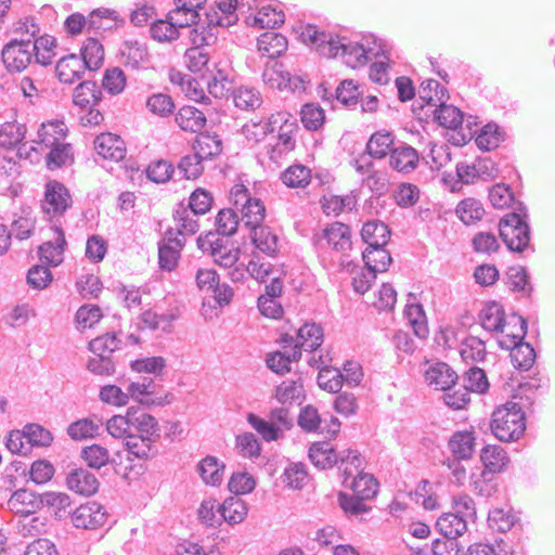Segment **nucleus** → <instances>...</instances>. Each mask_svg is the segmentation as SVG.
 Segmentation results:
<instances>
[{
    "mask_svg": "<svg viewBox=\"0 0 555 555\" xmlns=\"http://www.w3.org/2000/svg\"><path fill=\"white\" fill-rule=\"evenodd\" d=\"M212 202V195L208 191L197 188L191 193L188 205L183 202L177 205L173 211L176 225H180L190 235L195 234L199 224L194 217L205 215L210 209Z\"/></svg>",
    "mask_w": 555,
    "mask_h": 555,
    "instance_id": "nucleus-4",
    "label": "nucleus"
},
{
    "mask_svg": "<svg viewBox=\"0 0 555 555\" xmlns=\"http://www.w3.org/2000/svg\"><path fill=\"white\" fill-rule=\"evenodd\" d=\"M66 486L78 494L90 496L98 492L100 482L88 469L74 467L66 475Z\"/></svg>",
    "mask_w": 555,
    "mask_h": 555,
    "instance_id": "nucleus-12",
    "label": "nucleus"
},
{
    "mask_svg": "<svg viewBox=\"0 0 555 555\" xmlns=\"http://www.w3.org/2000/svg\"><path fill=\"white\" fill-rule=\"evenodd\" d=\"M300 38L305 43L314 47L320 55L326 57L340 55L344 62L352 68L365 65L373 57L384 56L387 61L390 57L387 44L376 37L371 38L373 46L370 41L365 46L346 37L320 30L315 25L307 24L301 30Z\"/></svg>",
    "mask_w": 555,
    "mask_h": 555,
    "instance_id": "nucleus-1",
    "label": "nucleus"
},
{
    "mask_svg": "<svg viewBox=\"0 0 555 555\" xmlns=\"http://www.w3.org/2000/svg\"><path fill=\"white\" fill-rule=\"evenodd\" d=\"M215 223L217 228L216 232L223 237H229L236 233L240 219L233 209L223 208L218 212Z\"/></svg>",
    "mask_w": 555,
    "mask_h": 555,
    "instance_id": "nucleus-64",
    "label": "nucleus"
},
{
    "mask_svg": "<svg viewBox=\"0 0 555 555\" xmlns=\"http://www.w3.org/2000/svg\"><path fill=\"white\" fill-rule=\"evenodd\" d=\"M321 238L326 240L327 244L336 251H345L350 249L352 245L349 225L338 221L326 227L321 234Z\"/></svg>",
    "mask_w": 555,
    "mask_h": 555,
    "instance_id": "nucleus-22",
    "label": "nucleus"
},
{
    "mask_svg": "<svg viewBox=\"0 0 555 555\" xmlns=\"http://www.w3.org/2000/svg\"><path fill=\"white\" fill-rule=\"evenodd\" d=\"M489 427L500 441H516L526 429L525 412L518 403L506 402L493 411Z\"/></svg>",
    "mask_w": 555,
    "mask_h": 555,
    "instance_id": "nucleus-3",
    "label": "nucleus"
},
{
    "mask_svg": "<svg viewBox=\"0 0 555 555\" xmlns=\"http://www.w3.org/2000/svg\"><path fill=\"white\" fill-rule=\"evenodd\" d=\"M311 171L304 165H293L285 169L281 175L282 182L288 188H305L308 185Z\"/></svg>",
    "mask_w": 555,
    "mask_h": 555,
    "instance_id": "nucleus-59",
    "label": "nucleus"
},
{
    "mask_svg": "<svg viewBox=\"0 0 555 555\" xmlns=\"http://www.w3.org/2000/svg\"><path fill=\"white\" fill-rule=\"evenodd\" d=\"M193 47L186 49L184 53V62L192 73H203L209 70L208 63L210 60L207 50V38L203 35H196L193 39Z\"/></svg>",
    "mask_w": 555,
    "mask_h": 555,
    "instance_id": "nucleus-13",
    "label": "nucleus"
},
{
    "mask_svg": "<svg viewBox=\"0 0 555 555\" xmlns=\"http://www.w3.org/2000/svg\"><path fill=\"white\" fill-rule=\"evenodd\" d=\"M264 83L281 91H304L306 80L301 76L293 75L283 62L271 60L266 64L262 73Z\"/></svg>",
    "mask_w": 555,
    "mask_h": 555,
    "instance_id": "nucleus-7",
    "label": "nucleus"
},
{
    "mask_svg": "<svg viewBox=\"0 0 555 555\" xmlns=\"http://www.w3.org/2000/svg\"><path fill=\"white\" fill-rule=\"evenodd\" d=\"M131 431L143 437H151L155 440L160 438V429L157 420L143 411L140 405L129 406Z\"/></svg>",
    "mask_w": 555,
    "mask_h": 555,
    "instance_id": "nucleus-14",
    "label": "nucleus"
},
{
    "mask_svg": "<svg viewBox=\"0 0 555 555\" xmlns=\"http://www.w3.org/2000/svg\"><path fill=\"white\" fill-rule=\"evenodd\" d=\"M73 198L69 190L57 180H50L44 185L41 210L53 225L61 223V218L72 207Z\"/></svg>",
    "mask_w": 555,
    "mask_h": 555,
    "instance_id": "nucleus-5",
    "label": "nucleus"
},
{
    "mask_svg": "<svg viewBox=\"0 0 555 555\" xmlns=\"http://www.w3.org/2000/svg\"><path fill=\"white\" fill-rule=\"evenodd\" d=\"M176 169V178L175 181H180L183 179L191 180L196 179L203 172L202 157L198 154H189L183 157L178 163Z\"/></svg>",
    "mask_w": 555,
    "mask_h": 555,
    "instance_id": "nucleus-44",
    "label": "nucleus"
},
{
    "mask_svg": "<svg viewBox=\"0 0 555 555\" xmlns=\"http://www.w3.org/2000/svg\"><path fill=\"white\" fill-rule=\"evenodd\" d=\"M452 512L443 513L436 521V528L443 537L457 539L467 530V524Z\"/></svg>",
    "mask_w": 555,
    "mask_h": 555,
    "instance_id": "nucleus-41",
    "label": "nucleus"
},
{
    "mask_svg": "<svg viewBox=\"0 0 555 555\" xmlns=\"http://www.w3.org/2000/svg\"><path fill=\"white\" fill-rule=\"evenodd\" d=\"M193 0H175L176 8L168 13V17L178 21L180 27L196 25L199 13L194 9Z\"/></svg>",
    "mask_w": 555,
    "mask_h": 555,
    "instance_id": "nucleus-38",
    "label": "nucleus"
},
{
    "mask_svg": "<svg viewBox=\"0 0 555 555\" xmlns=\"http://www.w3.org/2000/svg\"><path fill=\"white\" fill-rule=\"evenodd\" d=\"M418 160L420 156L414 147L401 144L391 151L389 164L392 169L408 173L417 167Z\"/></svg>",
    "mask_w": 555,
    "mask_h": 555,
    "instance_id": "nucleus-21",
    "label": "nucleus"
},
{
    "mask_svg": "<svg viewBox=\"0 0 555 555\" xmlns=\"http://www.w3.org/2000/svg\"><path fill=\"white\" fill-rule=\"evenodd\" d=\"M275 398L282 404L301 403L306 396L304 384L299 377L297 380H284L275 388Z\"/></svg>",
    "mask_w": 555,
    "mask_h": 555,
    "instance_id": "nucleus-40",
    "label": "nucleus"
},
{
    "mask_svg": "<svg viewBox=\"0 0 555 555\" xmlns=\"http://www.w3.org/2000/svg\"><path fill=\"white\" fill-rule=\"evenodd\" d=\"M324 332L320 324L314 322L305 323L297 331L296 341L304 347L306 351H315L323 343Z\"/></svg>",
    "mask_w": 555,
    "mask_h": 555,
    "instance_id": "nucleus-33",
    "label": "nucleus"
},
{
    "mask_svg": "<svg viewBox=\"0 0 555 555\" xmlns=\"http://www.w3.org/2000/svg\"><path fill=\"white\" fill-rule=\"evenodd\" d=\"M363 91L353 80H343L335 90V98L346 107H354L358 104Z\"/></svg>",
    "mask_w": 555,
    "mask_h": 555,
    "instance_id": "nucleus-61",
    "label": "nucleus"
},
{
    "mask_svg": "<svg viewBox=\"0 0 555 555\" xmlns=\"http://www.w3.org/2000/svg\"><path fill=\"white\" fill-rule=\"evenodd\" d=\"M404 314L412 325L414 334L420 338H426L428 327L423 306L421 304H409L405 306Z\"/></svg>",
    "mask_w": 555,
    "mask_h": 555,
    "instance_id": "nucleus-56",
    "label": "nucleus"
},
{
    "mask_svg": "<svg viewBox=\"0 0 555 555\" xmlns=\"http://www.w3.org/2000/svg\"><path fill=\"white\" fill-rule=\"evenodd\" d=\"M251 242L257 249L268 256H275L279 251V237L267 225H260L250 231Z\"/></svg>",
    "mask_w": 555,
    "mask_h": 555,
    "instance_id": "nucleus-32",
    "label": "nucleus"
},
{
    "mask_svg": "<svg viewBox=\"0 0 555 555\" xmlns=\"http://www.w3.org/2000/svg\"><path fill=\"white\" fill-rule=\"evenodd\" d=\"M257 47L263 56L275 60L287 50V39L282 34L268 31L258 38Z\"/></svg>",
    "mask_w": 555,
    "mask_h": 555,
    "instance_id": "nucleus-27",
    "label": "nucleus"
},
{
    "mask_svg": "<svg viewBox=\"0 0 555 555\" xmlns=\"http://www.w3.org/2000/svg\"><path fill=\"white\" fill-rule=\"evenodd\" d=\"M104 20L122 22V18L119 17L115 10L99 8L91 11L87 17L88 29L94 30L95 33L112 30L114 25H104Z\"/></svg>",
    "mask_w": 555,
    "mask_h": 555,
    "instance_id": "nucleus-49",
    "label": "nucleus"
},
{
    "mask_svg": "<svg viewBox=\"0 0 555 555\" xmlns=\"http://www.w3.org/2000/svg\"><path fill=\"white\" fill-rule=\"evenodd\" d=\"M79 59L88 70L95 72L103 65L104 48L98 39L89 37L80 49Z\"/></svg>",
    "mask_w": 555,
    "mask_h": 555,
    "instance_id": "nucleus-30",
    "label": "nucleus"
},
{
    "mask_svg": "<svg viewBox=\"0 0 555 555\" xmlns=\"http://www.w3.org/2000/svg\"><path fill=\"white\" fill-rule=\"evenodd\" d=\"M225 465L214 455L205 456L197 465V473L206 485L219 486L222 482Z\"/></svg>",
    "mask_w": 555,
    "mask_h": 555,
    "instance_id": "nucleus-28",
    "label": "nucleus"
},
{
    "mask_svg": "<svg viewBox=\"0 0 555 555\" xmlns=\"http://www.w3.org/2000/svg\"><path fill=\"white\" fill-rule=\"evenodd\" d=\"M393 145V134L389 131H377L373 133L365 147V153L376 159L384 158L388 153L391 154Z\"/></svg>",
    "mask_w": 555,
    "mask_h": 555,
    "instance_id": "nucleus-34",
    "label": "nucleus"
},
{
    "mask_svg": "<svg viewBox=\"0 0 555 555\" xmlns=\"http://www.w3.org/2000/svg\"><path fill=\"white\" fill-rule=\"evenodd\" d=\"M51 230L55 234L54 241L43 243L38 249L40 261L48 268L56 267L63 261V253L67 245L62 223L54 222Z\"/></svg>",
    "mask_w": 555,
    "mask_h": 555,
    "instance_id": "nucleus-10",
    "label": "nucleus"
},
{
    "mask_svg": "<svg viewBox=\"0 0 555 555\" xmlns=\"http://www.w3.org/2000/svg\"><path fill=\"white\" fill-rule=\"evenodd\" d=\"M175 120L181 130L197 133L207 122L205 114L195 106L184 105L177 112Z\"/></svg>",
    "mask_w": 555,
    "mask_h": 555,
    "instance_id": "nucleus-20",
    "label": "nucleus"
},
{
    "mask_svg": "<svg viewBox=\"0 0 555 555\" xmlns=\"http://www.w3.org/2000/svg\"><path fill=\"white\" fill-rule=\"evenodd\" d=\"M145 171L146 177L155 183H165L176 178L175 166L165 159L152 162Z\"/></svg>",
    "mask_w": 555,
    "mask_h": 555,
    "instance_id": "nucleus-62",
    "label": "nucleus"
},
{
    "mask_svg": "<svg viewBox=\"0 0 555 555\" xmlns=\"http://www.w3.org/2000/svg\"><path fill=\"white\" fill-rule=\"evenodd\" d=\"M463 387L469 392L486 393L490 387L485 370L472 366L463 376Z\"/></svg>",
    "mask_w": 555,
    "mask_h": 555,
    "instance_id": "nucleus-57",
    "label": "nucleus"
},
{
    "mask_svg": "<svg viewBox=\"0 0 555 555\" xmlns=\"http://www.w3.org/2000/svg\"><path fill=\"white\" fill-rule=\"evenodd\" d=\"M179 28L178 21L167 16V20H159L151 26V37L159 42L171 41L179 37Z\"/></svg>",
    "mask_w": 555,
    "mask_h": 555,
    "instance_id": "nucleus-58",
    "label": "nucleus"
},
{
    "mask_svg": "<svg viewBox=\"0 0 555 555\" xmlns=\"http://www.w3.org/2000/svg\"><path fill=\"white\" fill-rule=\"evenodd\" d=\"M338 469L344 476V486H348V481L354 474L363 470V457L358 450L346 449L338 453Z\"/></svg>",
    "mask_w": 555,
    "mask_h": 555,
    "instance_id": "nucleus-31",
    "label": "nucleus"
},
{
    "mask_svg": "<svg viewBox=\"0 0 555 555\" xmlns=\"http://www.w3.org/2000/svg\"><path fill=\"white\" fill-rule=\"evenodd\" d=\"M362 259L365 267L375 271L385 272L391 263V255L385 247L374 246L362 251Z\"/></svg>",
    "mask_w": 555,
    "mask_h": 555,
    "instance_id": "nucleus-47",
    "label": "nucleus"
},
{
    "mask_svg": "<svg viewBox=\"0 0 555 555\" xmlns=\"http://www.w3.org/2000/svg\"><path fill=\"white\" fill-rule=\"evenodd\" d=\"M513 365L519 371H529L537 359V353L531 344L521 340L509 353Z\"/></svg>",
    "mask_w": 555,
    "mask_h": 555,
    "instance_id": "nucleus-46",
    "label": "nucleus"
},
{
    "mask_svg": "<svg viewBox=\"0 0 555 555\" xmlns=\"http://www.w3.org/2000/svg\"><path fill=\"white\" fill-rule=\"evenodd\" d=\"M37 49L31 39H11L1 51L2 62L10 73L24 70L31 62Z\"/></svg>",
    "mask_w": 555,
    "mask_h": 555,
    "instance_id": "nucleus-6",
    "label": "nucleus"
},
{
    "mask_svg": "<svg viewBox=\"0 0 555 555\" xmlns=\"http://www.w3.org/2000/svg\"><path fill=\"white\" fill-rule=\"evenodd\" d=\"M247 204H243L241 208V221L243 225L250 231L262 225L266 217V207L260 198L247 199Z\"/></svg>",
    "mask_w": 555,
    "mask_h": 555,
    "instance_id": "nucleus-36",
    "label": "nucleus"
},
{
    "mask_svg": "<svg viewBox=\"0 0 555 555\" xmlns=\"http://www.w3.org/2000/svg\"><path fill=\"white\" fill-rule=\"evenodd\" d=\"M455 212L463 223L473 224L482 218L485 209L479 201L469 197L457 204Z\"/></svg>",
    "mask_w": 555,
    "mask_h": 555,
    "instance_id": "nucleus-51",
    "label": "nucleus"
},
{
    "mask_svg": "<svg viewBox=\"0 0 555 555\" xmlns=\"http://www.w3.org/2000/svg\"><path fill=\"white\" fill-rule=\"evenodd\" d=\"M94 147L104 158L119 162L126 156V147L122 139L113 133H102L94 140Z\"/></svg>",
    "mask_w": 555,
    "mask_h": 555,
    "instance_id": "nucleus-17",
    "label": "nucleus"
},
{
    "mask_svg": "<svg viewBox=\"0 0 555 555\" xmlns=\"http://www.w3.org/2000/svg\"><path fill=\"white\" fill-rule=\"evenodd\" d=\"M480 461L483 466L482 470L488 474H500L507 465L508 456L502 447L488 444L481 449Z\"/></svg>",
    "mask_w": 555,
    "mask_h": 555,
    "instance_id": "nucleus-26",
    "label": "nucleus"
},
{
    "mask_svg": "<svg viewBox=\"0 0 555 555\" xmlns=\"http://www.w3.org/2000/svg\"><path fill=\"white\" fill-rule=\"evenodd\" d=\"M525 204L517 203V207L513 211L501 218L499 233L508 250L520 254L529 248L531 230Z\"/></svg>",
    "mask_w": 555,
    "mask_h": 555,
    "instance_id": "nucleus-2",
    "label": "nucleus"
},
{
    "mask_svg": "<svg viewBox=\"0 0 555 555\" xmlns=\"http://www.w3.org/2000/svg\"><path fill=\"white\" fill-rule=\"evenodd\" d=\"M434 118L441 127L456 130L463 124L464 114L457 107L442 103L437 104Z\"/></svg>",
    "mask_w": 555,
    "mask_h": 555,
    "instance_id": "nucleus-43",
    "label": "nucleus"
},
{
    "mask_svg": "<svg viewBox=\"0 0 555 555\" xmlns=\"http://www.w3.org/2000/svg\"><path fill=\"white\" fill-rule=\"evenodd\" d=\"M391 231L389 227L379 220L366 221L361 230L362 241L367 245L366 248L374 246L385 247L390 240Z\"/></svg>",
    "mask_w": 555,
    "mask_h": 555,
    "instance_id": "nucleus-19",
    "label": "nucleus"
},
{
    "mask_svg": "<svg viewBox=\"0 0 555 555\" xmlns=\"http://www.w3.org/2000/svg\"><path fill=\"white\" fill-rule=\"evenodd\" d=\"M8 504L16 514L27 516L42 508L41 493L20 489L11 495Z\"/></svg>",
    "mask_w": 555,
    "mask_h": 555,
    "instance_id": "nucleus-18",
    "label": "nucleus"
},
{
    "mask_svg": "<svg viewBox=\"0 0 555 555\" xmlns=\"http://www.w3.org/2000/svg\"><path fill=\"white\" fill-rule=\"evenodd\" d=\"M39 137L47 147H51L46 156L49 169H57L73 162L72 145L68 143H60L56 137L49 133L46 126H42L39 130Z\"/></svg>",
    "mask_w": 555,
    "mask_h": 555,
    "instance_id": "nucleus-8",
    "label": "nucleus"
},
{
    "mask_svg": "<svg viewBox=\"0 0 555 555\" xmlns=\"http://www.w3.org/2000/svg\"><path fill=\"white\" fill-rule=\"evenodd\" d=\"M87 68L75 53L61 57L55 65V73L59 80L63 83L72 85L80 80Z\"/></svg>",
    "mask_w": 555,
    "mask_h": 555,
    "instance_id": "nucleus-15",
    "label": "nucleus"
},
{
    "mask_svg": "<svg viewBox=\"0 0 555 555\" xmlns=\"http://www.w3.org/2000/svg\"><path fill=\"white\" fill-rule=\"evenodd\" d=\"M68 515L72 516L73 525L76 528L88 530L103 526L106 520L104 507L95 501L82 504L73 512L68 511Z\"/></svg>",
    "mask_w": 555,
    "mask_h": 555,
    "instance_id": "nucleus-9",
    "label": "nucleus"
},
{
    "mask_svg": "<svg viewBox=\"0 0 555 555\" xmlns=\"http://www.w3.org/2000/svg\"><path fill=\"white\" fill-rule=\"evenodd\" d=\"M234 104L240 109L254 111L260 107L262 98L254 87L242 86L232 91Z\"/></svg>",
    "mask_w": 555,
    "mask_h": 555,
    "instance_id": "nucleus-45",
    "label": "nucleus"
},
{
    "mask_svg": "<svg viewBox=\"0 0 555 555\" xmlns=\"http://www.w3.org/2000/svg\"><path fill=\"white\" fill-rule=\"evenodd\" d=\"M516 515L512 512V509L505 511L504 508H493L489 511L488 514V524L492 530L498 532H507L509 531L515 522L517 521Z\"/></svg>",
    "mask_w": 555,
    "mask_h": 555,
    "instance_id": "nucleus-55",
    "label": "nucleus"
},
{
    "mask_svg": "<svg viewBox=\"0 0 555 555\" xmlns=\"http://www.w3.org/2000/svg\"><path fill=\"white\" fill-rule=\"evenodd\" d=\"M479 323L483 330L503 333L506 325L505 311L498 301H488L478 314Z\"/></svg>",
    "mask_w": 555,
    "mask_h": 555,
    "instance_id": "nucleus-16",
    "label": "nucleus"
},
{
    "mask_svg": "<svg viewBox=\"0 0 555 555\" xmlns=\"http://www.w3.org/2000/svg\"><path fill=\"white\" fill-rule=\"evenodd\" d=\"M247 422L266 441H276L283 436L282 429L276 424L257 414L248 413Z\"/></svg>",
    "mask_w": 555,
    "mask_h": 555,
    "instance_id": "nucleus-52",
    "label": "nucleus"
},
{
    "mask_svg": "<svg viewBox=\"0 0 555 555\" xmlns=\"http://www.w3.org/2000/svg\"><path fill=\"white\" fill-rule=\"evenodd\" d=\"M102 101V90L93 80L81 81L74 90L73 102L76 106L86 108L98 106Z\"/></svg>",
    "mask_w": 555,
    "mask_h": 555,
    "instance_id": "nucleus-25",
    "label": "nucleus"
},
{
    "mask_svg": "<svg viewBox=\"0 0 555 555\" xmlns=\"http://www.w3.org/2000/svg\"><path fill=\"white\" fill-rule=\"evenodd\" d=\"M301 122L307 130H319L325 121L323 108L315 103H306L301 107Z\"/></svg>",
    "mask_w": 555,
    "mask_h": 555,
    "instance_id": "nucleus-60",
    "label": "nucleus"
},
{
    "mask_svg": "<svg viewBox=\"0 0 555 555\" xmlns=\"http://www.w3.org/2000/svg\"><path fill=\"white\" fill-rule=\"evenodd\" d=\"M42 507L47 506L55 518L62 519L68 512L67 507L70 506V498L62 492H43L41 493Z\"/></svg>",
    "mask_w": 555,
    "mask_h": 555,
    "instance_id": "nucleus-53",
    "label": "nucleus"
},
{
    "mask_svg": "<svg viewBox=\"0 0 555 555\" xmlns=\"http://www.w3.org/2000/svg\"><path fill=\"white\" fill-rule=\"evenodd\" d=\"M157 440L151 437H143L134 433H129L126 436L125 447L128 452L140 460H147L154 457L158 449L155 446Z\"/></svg>",
    "mask_w": 555,
    "mask_h": 555,
    "instance_id": "nucleus-23",
    "label": "nucleus"
},
{
    "mask_svg": "<svg viewBox=\"0 0 555 555\" xmlns=\"http://www.w3.org/2000/svg\"><path fill=\"white\" fill-rule=\"evenodd\" d=\"M81 459L86 462L87 466L92 469H101L107 464H115L114 457H111L108 450L98 443L86 446L80 452Z\"/></svg>",
    "mask_w": 555,
    "mask_h": 555,
    "instance_id": "nucleus-35",
    "label": "nucleus"
},
{
    "mask_svg": "<svg viewBox=\"0 0 555 555\" xmlns=\"http://www.w3.org/2000/svg\"><path fill=\"white\" fill-rule=\"evenodd\" d=\"M475 436L472 431H455L448 441L453 457L469 460L475 452Z\"/></svg>",
    "mask_w": 555,
    "mask_h": 555,
    "instance_id": "nucleus-29",
    "label": "nucleus"
},
{
    "mask_svg": "<svg viewBox=\"0 0 555 555\" xmlns=\"http://www.w3.org/2000/svg\"><path fill=\"white\" fill-rule=\"evenodd\" d=\"M121 55L125 57V65L132 69L143 67L149 60V53L145 44L138 40H127L121 49Z\"/></svg>",
    "mask_w": 555,
    "mask_h": 555,
    "instance_id": "nucleus-39",
    "label": "nucleus"
},
{
    "mask_svg": "<svg viewBox=\"0 0 555 555\" xmlns=\"http://www.w3.org/2000/svg\"><path fill=\"white\" fill-rule=\"evenodd\" d=\"M317 382L321 389L336 393L343 387L344 374L336 367L325 365L320 369Z\"/></svg>",
    "mask_w": 555,
    "mask_h": 555,
    "instance_id": "nucleus-48",
    "label": "nucleus"
},
{
    "mask_svg": "<svg viewBox=\"0 0 555 555\" xmlns=\"http://www.w3.org/2000/svg\"><path fill=\"white\" fill-rule=\"evenodd\" d=\"M459 379L457 373L446 362H435L425 372L426 383L437 390H451Z\"/></svg>",
    "mask_w": 555,
    "mask_h": 555,
    "instance_id": "nucleus-11",
    "label": "nucleus"
},
{
    "mask_svg": "<svg viewBox=\"0 0 555 555\" xmlns=\"http://www.w3.org/2000/svg\"><path fill=\"white\" fill-rule=\"evenodd\" d=\"M460 353L465 362H481L487 354L486 344L479 337L470 335L462 341Z\"/></svg>",
    "mask_w": 555,
    "mask_h": 555,
    "instance_id": "nucleus-54",
    "label": "nucleus"
},
{
    "mask_svg": "<svg viewBox=\"0 0 555 555\" xmlns=\"http://www.w3.org/2000/svg\"><path fill=\"white\" fill-rule=\"evenodd\" d=\"M25 129L23 126L7 122L0 128V149L11 150L23 142Z\"/></svg>",
    "mask_w": 555,
    "mask_h": 555,
    "instance_id": "nucleus-63",
    "label": "nucleus"
},
{
    "mask_svg": "<svg viewBox=\"0 0 555 555\" xmlns=\"http://www.w3.org/2000/svg\"><path fill=\"white\" fill-rule=\"evenodd\" d=\"M308 455L312 464L319 469H328L338 464V453L327 441L312 443Z\"/></svg>",
    "mask_w": 555,
    "mask_h": 555,
    "instance_id": "nucleus-24",
    "label": "nucleus"
},
{
    "mask_svg": "<svg viewBox=\"0 0 555 555\" xmlns=\"http://www.w3.org/2000/svg\"><path fill=\"white\" fill-rule=\"evenodd\" d=\"M504 141V133L500 126L495 122L485 125L475 139L476 145L482 151H491Z\"/></svg>",
    "mask_w": 555,
    "mask_h": 555,
    "instance_id": "nucleus-42",
    "label": "nucleus"
},
{
    "mask_svg": "<svg viewBox=\"0 0 555 555\" xmlns=\"http://www.w3.org/2000/svg\"><path fill=\"white\" fill-rule=\"evenodd\" d=\"M218 512L224 521L236 525L245 519L247 507L238 496H230L221 505H218Z\"/></svg>",
    "mask_w": 555,
    "mask_h": 555,
    "instance_id": "nucleus-37",
    "label": "nucleus"
},
{
    "mask_svg": "<svg viewBox=\"0 0 555 555\" xmlns=\"http://www.w3.org/2000/svg\"><path fill=\"white\" fill-rule=\"evenodd\" d=\"M350 487L354 494L361 495L364 499H372L377 492V481L373 475L359 472L356 476L350 478Z\"/></svg>",
    "mask_w": 555,
    "mask_h": 555,
    "instance_id": "nucleus-50",
    "label": "nucleus"
}]
</instances>
